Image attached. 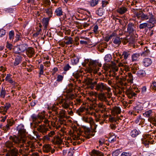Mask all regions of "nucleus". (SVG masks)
<instances>
[{"instance_id":"20e7f679","label":"nucleus","mask_w":156,"mask_h":156,"mask_svg":"<svg viewBox=\"0 0 156 156\" xmlns=\"http://www.w3.org/2000/svg\"><path fill=\"white\" fill-rule=\"evenodd\" d=\"M118 70L114 58L112 59V56L110 54H108V71L109 76H114L116 75V72Z\"/></svg>"},{"instance_id":"a19ab883","label":"nucleus","mask_w":156,"mask_h":156,"mask_svg":"<svg viewBox=\"0 0 156 156\" xmlns=\"http://www.w3.org/2000/svg\"><path fill=\"white\" fill-rule=\"evenodd\" d=\"M21 36V33L19 32H18L16 34L15 36V39L13 40V41L14 43L20 40Z\"/></svg>"},{"instance_id":"4be33fe9","label":"nucleus","mask_w":156,"mask_h":156,"mask_svg":"<svg viewBox=\"0 0 156 156\" xmlns=\"http://www.w3.org/2000/svg\"><path fill=\"white\" fill-rule=\"evenodd\" d=\"M152 63V60L149 58H146L143 60V65L146 67H148L151 65Z\"/></svg>"},{"instance_id":"09e8293b","label":"nucleus","mask_w":156,"mask_h":156,"mask_svg":"<svg viewBox=\"0 0 156 156\" xmlns=\"http://www.w3.org/2000/svg\"><path fill=\"white\" fill-rule=\"evenodd\" d=\"M85 110V108L84 107H80L76 111V113L80 116H81L82 113L84 112Z\"/></svg>"},{"instance_id":"f704fd0d","label":"nucleus","mask_w":156,"mask_h":156,"mask_svg":"<svg viewBox=\"0 0 156 156\" xmlns=\"http://www.w3.org/2000/svg\"><path fill=\"white\" fill-rule=\"evenodd\" d=\"M135 112L139 113L140 112L143 110V107L140 104L137 105L133 108Z\"/></svg>"},{"instance_id":"393cba45","label":"nucleus","mask_w":156,"mask_h":156,"mask_svg":"<svg viewBox=\"0 0 156 156\" xmlns=\"http://www.w3.org/2000/svg\"><path fill=\"white\" fill-rule=\"evenodd\" d=\"M49 18H44L42 20V23L44 27V29L46 30L49 24Z\"/></svg>"},{"instance_id":"8fccbe9b","label":"nucleus","mask_w":156,"mask_h":156,"mask_svg":"<svg viewBox=\"0 0 156 156\" xmlns=\"http://www.w3.org/2000/svg\"><path fill=\"white\" fill-rule=\"evenodd\" d=\"M122 151V149H117L112 153V156H118Z\"/></svg>"},{"instance_id":"37998d69","label":"nucleus","mask_w":156,"mask_h":156,"mask_svg":"<svg viewBox=\"0 0 156 156\" xmlns=\"http://www.w3.org/2000/svg\"><path fill=\"white\" fill-rule=\"evenodd\" d=\"M98 2L99 0H90L89 3L91 6L94 7L98 4Z\"/></svg>"},{"instance_id":"473e14b6","label":"nucleus","mask_w":156,"mask_h":156,"mask_svg":"<svg viewBox=\"0 0 156 156\" xmlns=\"http://www.w3.org/2000/svg\"><path fill=\"white\" fill-rule=\"evenodd\" d=\"M107 94L104 93H101L99 95V98L102 101H105L106 102L107 100Z\"/></svg>"},{"instance_id":"c03bdc74","label":"nucleus","mask_w":156,"mask_h":156,"mask_svg":"<svg viewBox=\"0 0 156 156\" xmlns=\"http://www.w3.org/2000/svg\"><path fill=\"white\" fill-rule=\"evenodd\" d=\"M112 41L115 44L119 45L121 43V38L117 36Z\"/></svg>"},{"instance_id":"1a4fd4ad","label":"nucleus","mask_w":156,"mask_h":156,"mask_svg":"<svg viewBox=\"0 0 156 156\" xmlns=\"http://www.w3.org/2000/svg\"><path fill=\"white\" fill-rule=\"evenodd\" d=\"M26 46V44H23L16 46L14 48L15 53L19 54L24 52L27 49Z\"/></svg>"},{"instance_id":"5701e85b","label":"nucleus","mask_w":156,"mask_h":156,"mask_svg":"<svg viewBox=\"0 0 156 156\" xmlns=\"http://www.w3.org/2000/svg\"><path fill=\"white\" fill-rule=\"evenodd\" d=\"M153 110L151 109L147 110L143 113V115L145 117L148 118V119L153 116Z\"/></svg>"},{"instance_id":"338daca9","label":"nucleus","mask_w":156,"mask_h":156,"mask_svg":"<svg viewBox=\"0 0 156 156\" xmlns=\"http://www.w3.org/2000/svg\"><path fill=\"white\" fill-rule=\"evenodd\" d=\"M7 124L10 126H12L14 123V122L11 119H7Z\"/></svg>"},{"instance_id":"774afa93","label":"nucleus","mask_w":156,"mask_h":156,"mask_svg":"<svg viewBox=\"0 0 156 156\" xmlns=\"http://www.w3.org/2000/svg\"><path fill=\"white\" fill-rule=\"evenodd\" d=\"M131 154L130 153L123 152L121 154V156H131Z\"/></svg>"},{"instance_id":"680f3d73","label":"nucleus","mask_w":156,"mask_h":156,"mask_svg":"<svg viewBox=\"0 0 156 156\" xmlns=\"http://www.w3.org/2000/svg\"><path fill=\"white\" fill-rule=\"evenodd\" d=\"M6 33L5 30L3 29H0V37H2L5 35Z\"/></svg>"},{"instance_id":"3c124183","label":"nucleus","mask_w":156,"mask_h":156,"mask_svg":"<svg viewBox=\"0 0 156 156\" xmlns=\"http://www.w3.org/2000/svg\"><path fill=\"white\" fill-rule=\"evenodd\" d=\"M51 149V147L48 144L45 145L44 148V151L46 152H49Z\"/></svg>"},{"instance_id":"a18cd8bd","label":"nucleus","mask_w":156,"mask_h":156,"mask_svg":"<svg viewBox=\"0 0 156 156\" xmlns=\"http://www.w3.org/2000/svg\"><path fill=\"white\" fill-rule=\"evenodd\" d=\"M104 12V9L103 8H99L96 12V13L100 16H102Z\"/></svg>"},{"instance_id":"39448f33","label":"nucleus","mask_w":156,"mask_h":156,"mask_svg":"<svg viewBox=\"0 0 156 156\" xmlns=\"http://www.w3.org/2000/svg\"><path fill=\"white\" fill-rule=\"evenodd\" d=\"M109 111H111V113L112 116L111 115H108L109 121L112 123H115L117 120L115 116L116 114L120 113L121 109L120 108L116 106H111L110 103L108 101V112H109Z\"/></svg>"},{"instance_id":"f257e3e1","label":"nucleus","mask_w":156,"mask_h":156,"mask_svg":"<svg viewBox=\"0 0 156 156\" xmlns=\"http://www.w3.org/2000/svg\"><path fill=\"white\" fill-rule=\"evenodd\" d=\"M9 139L10 140L7 141L5 144L7 152L5 156H18L19 151L15 147L22 148L24 141L16 136H11Z\"/></svg>"},{"instance_id":"f3484780","label":"nucleus","mask_w":156,"mask_h":156,"mask_svg":"<svg viewBox=\"0 0 156 156\" xmlns=\"http://www.w3.org/2000/svg\"><path fill=\"white\" fill-rule=\"evenodd\" d=\"M96 89L98 90L102 91L107 89L106 85L104 83H101L98 84L96 87Z\"/></svg>"},{"instance_id":"4468645a","label":"nucleus","mask_w":156,"mask_h":156,"mask_svg":"<svg viewBox=\"0 0 156 156\" xmlns=\"http://www.w3.org/2000/svg\"><path fill=\"white\" fill-rule=\"evenodd\" d=\"M123 80L125 81L127 80V81L131 83H133V76L131 73H126V77L123 78Z\"/></svg>"},{"instance_id":"5fc2aeb1","label":"nucleus","mask_w":156,"mask_h":156,"mask_svg":"<svg viewBox=\"0 0 156 156\" xmlns=\"http://www.w3.org/2000/svg\"><path fill=\"white\" fill-rule=\"evenodd\" d=\"M98 142L99 144L101 146L103 145V147L104 146V145L106 144V145H107V144L105 143V141L104 139V138H102L100 139L99 141Z\"/></svg>"},{"instance_id":"c85d7f7f","label":"nucleus","mask_w":156,"mask_h":156,"mask_svg":"<svg viewBox=\"0 0 156 156\" xmlns=\"http://www.w3.org/2000/svg\"><path fill=\"white\" fill-rule=\"evenodd\" d=\"M136 74L138 76L140 77L144 76L146 74L145 71L141 69L138 70L136 72Z\"/></svg>"},{"instance_id":"ddd939ff","label":"nucleus","mask_w":156,"mask_h":156,"mask_svg":"<svg viewBox=\"0 0 156 156\" xmlns=\"http://www.w3.org/2000/svg\"><path fill=\"white\" fill-rule=\"evenodd\" d=\"M86 84L91 88H94V86L97 83V82L94 81L91 79L89 78H87L85 80Z\"/></svg>"},{"instance_id":"de8ad7c7","label":"nucleus","mask_w":156,"mask_h":156,"mask_svg":"<svg viewBox=\"0 0 156 156\" xmlns=\"http://www.w3.org/2000/svg\"><path fill=\"white\" fill-rule=\"evenodd\" d=\"M6 92L5 88L2 87L1 90L0 91V97L1 98H4L5 97Z\"/></svg>"},{"instance_id":"dca6fc26","label":"nucleus","mask_w":156,"mask_h":156,"mask_svg":"<svg viewBox=\"0 0 156 156\" xmlns=\"http://www.w3.org/2000/svg\"><path fill=\"white\" fill-rule=\"evenodd\" d=\"M141 133V132L138 129H136L132 130L130 133L131 136L133 138H135Z\"/></svg>"},{"instance_id":"f03ea898","label":"nucleus","mask_w":156,"mask_h":156,"mask_svg":"<svg viewBox=\"0 0 156 156\" xmlns=\"http://www.w3.org/2000/svg\"><path fill=\"white\" fill-rule=\"evenodd\" d=\"M32 121L30 125L31 127L37 128V130L43 135L46 134L48 130L46 125H49V121L44 116L35 114L31 116Z\"/></svg>"},{"instance_id":"603ef678","label":"nucleus","mask_w":156,"mask_h":156,"mask_svg":"<svg viewBox=\"0 0 156 156\" xmlns=\"http://www.w3.org/2000/svg\"><path fill=\"white\" fill-rule=\"evenodd\" d=\"M148 25L147 23H144L140 24L139 27L140 29H144L148 27Z\"/></svg>"},{"instance_id":"0eeeda50","label":"nucleus","mask_w":156,"mask_h":156,"mask_svg":"<svg viewBox=\"0 0 156 156\" xmlns=\"http://www.w3.org/2000/svg\"><path fill=\"white\" fill-rule=\"evenodd\" d=\"M102 109L101 110L102 113H104L103 114V119H104V120L103 121H100L99 119L98 118H96V121L98 122H99V123L100 124H101V125H103L104 122H105V123H106V121L107 120H105L106 119L107 117V111L106 110V108L105 106L102 105Z\"/></svg>"},{"instance_id":"6ab92c4d","label":"nucleus","mask_w":156,"mask_h":156,"mask_svg":"<svg viewBox=\"0 0 156 156\" xmlns=\"http://www.w3.org/2000/svg\"><path fill=\"white\" fill-rule=\"evenodd\" d=\"M117 30H115L112 32H110L108 34V41L109 40H113L117 35Z\"/></svg>"},{"instance_id":"9d476101","label":"nucleus","mask_w":156,"mask_h":156,"mask_svg":"<svg viewBox=\"0 0 156 156\" xmlns=\"http://www.w3.org/2000/svg\"><path fill=\"white\" fill-rule=\"evenodd\" d=\"M130 56V52L129 51H123L122 54L120 55V58L122 59L123 58V59H122L121 61H122L125 64L127 63V59L128 57Z\"/></svg>"},{"instance_id":"b1692460","label":"nucleus","mask_w":156,"mask_h":156,"mask_svg":"<svg viewBox=\"0 0 156 156\" xmlns=\"http://www.w3.org/2000/svg\"><path fill=\"white\" fill-rule=\"evenodd\" d=\"M126 94L128 97L131 98L133 97L136 96V94L132 90H127L126 91Z\"/></svg>"},{"instance_id":"aec40b11","label":"nucleus","mask_w":156,"mask_h":156,"mask_svg":"<svg viewBox=\"0 0 156 156\" xmlns=\"http://www.w3.org/2000/svg\"><path fill=\"white\" fill-rule=\"evenodd\" d=\"M90 154L91 156H104V154L102 152L95 149L92 151Z\"/></svg>"},{"instance_id":"79ce46f5","label":"nucleus","mask_w":156,"mask_h":156,"mask_svg":"<svg viewBox=\"0 0 156 156\" xmlns=\"http://www.w3.org/2000/svg\"><path fill=\"white\" fill-rule=\"evenodd\" d=\"M144 51L142 52L141 53V55L143 56H145L150 54V51L147 47H146L144 48Z\"/></svg>"},{"instance_id":"052dcab7","label":"nucleus","mask_w":156,"mask_h":156,"mask_svg":"<svg viewBox=\"0 0 156 156\" xmlns=\"http://www.w3.org/2000/svg\"><path fill=\"white\" fill-rule=\"evenodd\" d=\"M20 138L22 139V140H23L24 141V142L23 143V147L24 146V144H26V147H30V143H31L32 141H25L24 139H23L22 138Z\"/></svg>"},{"instance_id":"4c0bfd02","label":"nucleus","mask_w":156,"mask_h":156,"mask_svg":"<svg viewBox=\"0 0 156 156\" xmlns=\"http://www.w3.org/2000/svg\"><path fill=\"white\" fill-rule=\"evenodd\" d=\"M15 37V33L13 30L10 31L9 33V39L13 41Z\"/></svg>"},{"instance_id":"72a5a7b5","label":"nucleus","mask_w":156,"mask_h":156,"mask_svg":"<svg viewBox=\"0 0 156 156\" xmlns=\"http://www.w3.org/2000/svg\"><path fill=\"white\" fill-rule=\"evenodd\" d=\"M55 13L57 16H61L63 15V13L62 8L61 7L57 8L55 11Z\"/></svg>"},{"instance_id":"ea45409f","label":"nucleus","mask_w":156,"mask_h":156,"mask_svg":"<svg viewBox=\"0 0 156 156\" xmlns=\"http://www.w3.org/2000/svg\"><path fill=\"white\" fill-rule=\"evenodd\" d=\"M127 11V9L125 7H121L117 10V12L120 14H122L126 12Z\"/></svg>"},{"instance_id":"7c9ffc66","label":"nucleus","mask_w":156,"mask_h":156,"mask_svg":"<svg viewBox=\"0 0 156 156\" xmlns=\"http://www.w3.org/2000/svg\"><path fill=\"white\" fill-rule=\"evenodd\" d=\"M22 58V57L21 56H19L15 58V61L14 63V65L15 66H16L19 65L21 63Z\"/></svg>"},{"instance_id":"f8f14e48","label":"nucleus","mask_w":156,"mask_h":156,"mask_svg":"<svg viewBox=\"0 0 156 156\" xmlns=\"http://www.w3.org/2000/svg\"><path fill=\"white\" fill-rule=\"evenodd\" d=\"M17 130L18 131L19 133L21 135H23L26 132V130L24 128L23 125L21 124L19 125L17 127Z\"/></svg>"},{"instance_id":"e2e57ef3","label":"nucleus","mask_w":156,"mask_h":156,"mask_svg":"<svg viewBox=\"0 0 156 156\" xmlns=\"http://www.w3.org/2000/svg\"><path fill=\"white\" fill-rule=\"evenodd\" d=\"M63 76L61 75H58L57 76L56 81L58 82H61L63 80Z\"/></svg>"},{"instance_id":"4d7b16f0","label":"nucleus","mask_w":156,"mask_h":156,"mask_svg":"<svg viewBox=\"0 0 156 156\" xmlns=\"http://www.w3.org/2000/svg\"><path fill=\"white\" fill-rule=\"evenodd\" d=\"M150 88L153 90H156V82H153L151 85Z\"/></svg>"},{"instance_id":"a211bd4d","label":"nucleus","mask_w":156,"mask_h":156,"mask_svg":"<svg viewBox=\"0 0 156 156\" xmlns=\"http://www.w3.org/2000/svg\"><path fill=\"white\" fill-rule=\"evenodd\" d=\"M141 54L139 53H133L131 56V60L132 62H136L139 60Z\"/></svg>"},{"instance_id":"0e129e2a","label":"nucleus","mask_w":156,"mask_h":156,"mask_svg":"<svg viewBox=\"0 0 156 156\" xmlns=\"http://www.w3.org/2000/svg\"><path fill=\"white\" fill-rule=\"evenodd\" d=\"M98 30V26L97 25H95L93 29L94 32L96 34H98L99 32Z\"/></svg>"},{"instance_id":"bf43d9fd","label":"nucleus","mask_w":156,"mask_h":156,"mask_svg":"<svg viewBox=\"0 0 156 156\" xmlns=\"http://www.w3.org/2000/svg\"><path fill=\"white\" fill-rule=\"evenodd\" d=\"M73 76L75 78L77 79H78L79 77H80L81 74L78 72H75L73 73Z\"/></svg>"},{"instance_id":"e433bc0d","label":"nucleus","mask_w":156,"mask_h":156,"mask_svg":"<svg viewBox=\"0 0 156 156\" xmlns=\"http://www.w3.org/2000/svg\"><path fill=\"white\" fill-rule=\"evenodd\" d=\"M45 12L48 14L49 16L48 18H50L51 17L52 15V7H50V8L46 9L45 10Z\"/></svg>"},{"instance_id":"13d9d810","label":"nucleus","mask_w":156,"mask_h":156,"mask_svg":"<svg viewBox=\"0 0 156 156\" xmlns=\"http://www.w3.org/2000/svg\"><path fill=\"white\" fill-rule=\"evenodd\" d=\"M65 113L66 111L64 110H62L60 111L59 114L61 118L62 119L65 117Z\"/></svg>"},{"instance_id":"7ed1b4c3","label":"nucleus","mask_w":156,"mask_h":156,"mask_svg":"<svg viewBox=\"0 0 156 156\" xmlns=\"http://www.w3.org/2000/svg\"><path fill=\"white\" fill-rule=\"evenodd\" d=\"M82 64L83 66L89 67L90 71L94 73H97L99 70V67L101 66V64L98 60H93L89 59H85Z\"/></svg>"},{"instance_id":"2f4dec72","label":"nucleus","mask_w":156,"mask_h":156,"mask_svg":"<svg viewBox=\"0 0 156 156\" xmlns=\"http://www.w3.org/2000/svg\"><path fill=\"white\" fill-rule=\"evenodd\" d=\"M79 58L77 56H74L71 59V64L73 65H76L79 62Z\"/></svg>"},{"instance_id":"6e6552de","label":"nucleus","mask_w":156,"mask_h":156,"mask_svg":"<svg viewBox=\"0 0 156 156\" xmlns=\"http://www.w3.org/2000/svg\"><path fill=\"white\" fill-rule=\"evenodd\" d=\"M127 32L129 35H132L136 32V27L132 23H129L127 26Z\"/></svg>"},{"instance_id":"cd10ccee","label":"nucleus","mask_w":156,"mask_h":156,"mask_svg":"<svg viewBox=\"0 0 156 156\" xmlns=\"http://www.w3.org/2000/svg\"><path fill=\"white\" fill-rule=\"evenodd\" d=\"M27 54L29 57H31L34 54V51L33 48H29L26 51Z\"/></svg>"},{"instance_id":"c756f323","label":"nucleus","mask_w":156,"mask_h":156,"mask_svg":"<svg viewBox=\"0 0 156 156\" xmlns=\"http://www.w3.org/2000/svg\"><path fill=\"white\" fill-rule=\"evenodd\" d=\"M135 38L133 36H131L129 39H126L125 41V42L126 43L129 42V44H134L135 43Z\"/></svg>"},{"instance_id":"864d4df0","label":"nucleus","mask_w":156,"mask_h":156,"mask_svg":"<svg viewBox=\"0 0 156 156\" xmlns=\"http://www.w3.org/2000/svg\"><path fill=\"white\" fill-rule=\"evenodd\" d=\"M44 66L42 64L40 65V67L39 68L40 70L39 74L40 75H43L44 74Z\"/></svg>"},{"instance_id":"49530a36","label":"nucleus","mask_w":156,"mask_h":156,"mask_svg":"<svg viewBox=\"0 0 156 156\" xmlns=\"http://www.w3.org/2000/svg\"><path fill=\"white\" fill-rule=\"evenodd\" d=\"M148 120L151 123L154 125V126H156V119L154 117L152 116L148 118Z\"/></svg>"},{"instance_id":"9b49d317","label":"nucleus","mask_w":156,"mask_h":156,"mask_svg":"<svg viewBox=\"0 0 156 156\" xmlns=\"http://www.w3.org/2000/svg\"><path fill=\"white\" fill-rule=\"evenodd\" d=\"M149 13L150 17H149V20L148 22L149 23H151L153 25L151 27L152 28L154 27L155 25L156 24V19L152 13Z\"/></svg>"},{"instance_id":"2eb2a0df","label":"nucleus","mask_w":156,"mask_h":156,"mask_svg":"<svg viewBox=\"0 0 156 156\" xmlns=\"http://www.w3.org/2000/svg\"><path fill=\"white\" fill-rule=\"evenodd\" d=\"M11 106V104L10 103H8L6 104L4 106H1L0 107L1 113L4 115H5L7 111Z\"/></svg>"},{"instance_id":"58836bf2","label":"nucleus","mask_w":156,"mask_h":156,"mask_svg":"<svg viewBox=\"0 0 156 156\" xmlns=\"http://www.w3.org/2000/svg\"><path fill=\"white\" fill-rule=\"evenodd\" d=\"M65 39L66 41L65 42V43L67 45L72 44H73L72 38L70 37L66 36L65 37Z\"/></svg>"},{"instance_id":"412c9836","label":"nucleus","mask_w":156,"mask_h":156,"mask_svg":"<svg viewBox=\"0 0 156 156\" xmlns=\"http://www.w3.org/2000/svg\"><path fill=\"white\" fill-rule=\"evenodd\" d=\"M11 75L10 74H7L5 78V80L8 81L9 83L14 85H16V83L13 81L11 78Z\"/></svg>"},{"instance_id":"c9c22d12","label":"nucleus","mask_w":156,"mask_h":156,"mask_svg":"<svg viewBox=\"0 0 156 156\" xmlns=\"http://www.w3.org/2000/svg\"><path fill=\"white\" fill-rule=\"evenodd\" d=\"M132 70L133 73L134 74H136V71H138L139 69V66L136 63H134L133 64L132 67Z\"/></svg>"},{"instance_id":"bb28decb","label":"nucleus","mask_w":156,"mask_h":156,"mask_svg":"<svg viewBox=\"0 0 156 156\" xmlns=\"http://www.w3.org/2000/svg\"><path fill=\"white\" fill-rule=\"evenodd\" d=\"M61 103L62 106L63 108L67 109L69 108V105L68 101L62 100H61Z\"/></svg>"},{"instance_id":"a878e982","label":"nucleus","mask_w":156,"mask_h":156,"mask_svg":"<svg viewBox=\"0 0 156 156\" xmlns=\"http://www.w3.org/2000/svg\"><path fill=\"white\" fill-rule=\"evenodd\" d=\"M83 121L89 123L90 125L93 124L94 123V122L93 118L91 117H84L83 118Z\"/></svg>"},{"instance_id":"69168bd1","label":"nucleus","mask_w":156,"mask_h":156,"mask_svg":"<svg viewBox=\"0 0 156 156\" xmlns=\"http://www.w3.org/2000/svg\"><path fill=\"white\" fill-rule=\"evenodd\" d=\"M71 68V67L69 66V64H66L64 67L63 69L65 71H68Z\"/></svg>"},{"instance_id":"423d86ee","label":"nucleus","mask_w":156,"mask_h":156,"mask_svg":"<svg viewBox=\"0 0 156 156\" xmlns=\"http://www.w3.org/2000/svg\"><path fill=\"white\" fill-rule=\"evenodd\" d=\"M154 136L149 134H145L143 135V137L141 139L142 143L147 147H149L150 143L154 144V141L153 140Z\"/></svg>"},{"instance_id":"6e6d98bb","label":"nucleus","mask_w":156,"mask_h":156,"mask_svg":"<svg viewBox=\"0 0 156 156\" xmlns=\"http://www.w3.org/2000/svg\"><path fill=\"white\" fill-rule=\"evenodd\" d=\"M104 60L105 62V63L104 64L103 67L104 68L105 70L107 71V64L106 63L107 60V55H105L104 58Z\"/></svg>"}]
</instances>
